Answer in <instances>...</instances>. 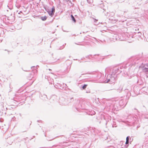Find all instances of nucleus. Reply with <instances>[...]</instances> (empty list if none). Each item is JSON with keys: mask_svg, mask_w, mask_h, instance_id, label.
<instances>
[{"mask_svg": "<svg viewBox=\"0 0 148 148\" xmlns=\"http://www.w3.org/2000/svg\"><path fill=\"white\" fill-rule=\"evenodd\" d=\"M73 100V97L64 99L62 98L60 101V103L62 105H68L70 102Z\"/></svg>", "mask_w": 148, "mask_h": 148, "instance_id": "nucleus-1", "label": "nucleus"}, {"mask_svg": "<svg viewBox=\"0 0 148 148\" xmlns=\"http://www.w3.org/2000/svg\"><path fill=\"white\" fill-rule=\"evenodd\" d=\"M142 70L145 73L148 74V64H145L142 67Z\"/></svg>", "mask_w": 148, "mask_h": 148, "instance_id": "nucleus-2", "label": "nucleus"}, {"mask_svg": "<svg viewBox=\"0 0 148 148\" xmlns=\"http://www.w3.org/2000/svg\"><path fill=\"white\" fill-rule=\"evenodd\" d=\"M55 11V8L54 7H53L52 8L51 11L49 10L48 11V14L50 16H52L54 15Z\"/></svg>", "mask_w": 148, "mask_h": 148, "instance_id": "nucleus-3", "label": "nucleus"}, {"mask_svg": "<svg viewBox=\"0 0 148 148\" xmlns=\"http://www.w3.org/2000/svg\"><path fill=\"white\" fill-rule=\"evenodd\" d=\"M115 81V78L113 77H111L110 79H108L107 81V82H110L111 83L114 82Z\"/></svg>", "mask_w": 148, "mask_h": 148, "instance_id": "nucleus-4", "label": "nucleus"}, {"mask_svg": "<svg viewBox=\"0 0 148 148\" xmlns=\"http://www.w3.org/2000/svg\"><path fill=\"white\" fill-rule=\"evenodd\" d=\"M118 70V68H114L112 70V75H115L116 73H117Z\"/></svg>", "mask_w": 148, "mask_h": 148, "instance_id": "nucleus-5", "label": "nucleus"}, {"mask_svg": "<svg viewBox=\"0 0 148 148\" xmlns=\"http://www.w3.org/2000/svg\"><path fill=\"white\" fill-rule=\"evenodd\" d=\"M39 67L37 65L36 66H32L31 67V69H33V68L34 69V73H36L37 71L36 70V69H37V67Z\"/></svg>", "mask_w": 148, "mask_h": 148, "instance_id": "nucleus-6", "label": "nucleus"}, {"mask_svg": "<svg viewBox=\"0 0 148 148\" xmlns=\"http://www.w3.org/2000/svg\"><path fill=\"white\" fill-rule=\"evenodd\" d=\"M47 17L46 16H42L41 17V18L42 21H45L46 20Z\"/></svg>", "mask_w": 148, "mask_h": 148, "instance_id": "nucleus-7", "label": "nucleus"}, {"mask_svg": "<svg viewBox=\"0 0 148 148\" xmlns=\"http://www.w3.org/2000/svg\"><path fill=\"white\" fill-rule=\"evenodd\" d=\"M71 17L72 20V21H74V22H76V20H75V18L72 15H71Z\"/></svg>", "mask_w": 148, "mask_h": 148, "instance_id": "nucleus-8", "label": "nucleus"}, {"mask_svg": "<svg viewBox=\"0 0 148 148\" xmlns=\"http://www.w3.org/2000/svg\"><path fill=\"white\" fill-rule=\"evenodd\" d=\"M87 2L89 3H91L93 2V0H87Z\"/></svg>", "mask_w": 148, "mask_h": 148, "instance_id": "nucleus-9", "label": "nucleus"}, {"mask_svg": "<svg viewBox=\"0 0 148 148\" xmlns=\"http://www.w3.org/2000/svg\"><path fill=\"white\" fill-rule=\"evenodd\" d=\"M87 86V85L86 84H85L84 85L83 87H82V88L83 89H85L86 87Z\"/></svg>", "mask_w": 148, "mask_h": 148, "instance_id": "nucleus-10", "label": "nucleus"}, {"mask_svg": "<svg viewBox=\"0 0 148 148\" xmlns=\"http://www.w3.org/2000/svg\"><path fill=\"white\" fill-rule=\"evenodd\" d=\"M42 96L44 97L45 99L46 98H47V96L45 94L43 95Z\"/></svg>", "mask_w": 148, "mask_h": 148, "instance_id": "nucleus-11", "label": "nucleus"}, {"mask_svg": "<svg viewBox=\"0 0 148 148\" xmlns=\"http://www.w3.org/2000/svg\"><path fill=\"white\" fill-rule=\"evenodd\" d=\"M129 136H128L126 138V140L129 141Z\"/></svg>", "mask_w": 148, "mask_h": 148, "instance_id": "nucleus-12", "label": "nucleus"}, {"mask_svg": "<svg viewBox=\"0 0 148 148\" xmlns=\"http://www.w3.org/2000/svg\"><path fill=\"white\" fill-rule=\"evenodd\" d=\"M129 143V141L126 140V142H125L126 144H128Z\"/></svg>", "mask_w": 148, "mask_h": 148, "instance_id": "nucleus-13", "label": "nucleus"}, {"mask_svg": "<svg viewBox=\"0 0 148 148\" xmlns=\"http://www.w3.org/2000/svg\"><path fill=\"white\" fill-rule=\"evenodd\" d=\"M22 13V12L21 11H20L19 13H18V14H20V13Z\"/></svg>", "mask_w": 148, "mask_h": 148, "instance_id": "nucleus-14", "label": "nucleus"}, {"mask_svg": "<svg viewBox=\"0 0 148 148\" xmlns=\"http://www.w3.org/2000/svg\"><path fill=\"white\" fill-rule=\"evenodd\" d=\"M95 21H97V20H96V19H95Z\"/></svg>", "mask_w": 148, "mask_h": 148, "instance_id": "nucleus-15", "label": "nucleus"}, {"mask_svg": "<svg viewBox=\"0 0 148 148\" xmlns=\"http://www.w3.org/2000/svg\"><path fill=\"white\" fill-rule=\"evenodd\" d=\"M106 70H107V69H105V71H106Z\"/></svg>", "mask_w": 148, "mask_h": 148, "instance_id": "nucleus-16", "label": "nucleus"}, {"mask_svg": "<svg viewBox=\"0 0 148 148\" xmlns=\"http://www.w3.org/2000/svg\"><path fill=\"white\" fill-rule=\"evenodd\" d=\"M95 112H94V113H93V114H95Z\"/></svg>", "mask_w": 148, "mask_h": 148, "instance_id": "nucleus-17", "label": "nucleus"}, {"mask_svg": "<svg viewBox=\"0 0 148 148\" xmlns=\"http://www.w3.org/2000/svg\"><path fill=\"white\" fill-rule=\"evenodd\" d=\"M49 70H51V69H49Z\"/></svg>", "mask_w": 148, "mask_h": 148, "instance_id": "nucleus-18", "label": "nucleus"}]
</instances>
